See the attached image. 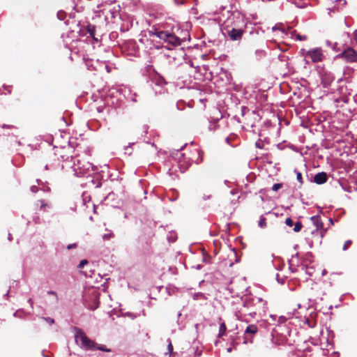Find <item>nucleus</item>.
<instances>
[{
    "label": "nucleus",
    "instance_id": "nucleus-48",
    "mask_svg": "<svg viewBox=\"0 0 357 357\" xmlns=\"http://www.w3.org/2000/svg\"><path fill=\"white\" fill-rule=\"evenodd\" d=\"M278 281L279 282L282 283V284L284 282V280H282V281H281V280H279L278 278Z\"/></svg>",
    "mask_w": 357,
    "mask_h": 357
},
{
    "label": "nucleus",
    "instance_id": "nucleus-47",
    "mask_svg": "<svg viewBox=\"0 0 357 357\" xmlns=\"http://www.w3.org/2000/svg\"><path fill=\"white\" fill-rule=\"evenodd\" d=\"M175 240H176V237H174V238H172V239L169 238V241L172 242H174Z\"/></svg>",
    "mask_w": 357,
    "mask_h": 357
},
{
    "label": "nucleus",
    "instance_id": "nucleus-23",
    "mask_svg": "<svg viewBox=\"0 0 357 357\" xmlns=\"http://www.w3.org/2000/svg\"><path fill=\"white\" fill-rule=\"evenodd\" d=\"M259 226L261 228H264L266 227V218L264 217H261L259 221Z\"/></svg>",
    "mask_w": 357,
    "mask_h": 357
},
{
    "label": "nucleus",
    "instance_id": "nucleus-11",
    "mask_svg": "<svg viewBox=\"0 0 357 357\" xmlns=\"http://www.w3.org/2000/svg\"><path fill=\"white\" fill-rule=\"evenodd\" d=\"M253 301L255 302V305H257V311L255 312V314H257V312L259 314H261V312L265 313L267 310V303L266 301H264L261 298H256L255 299H253Z\"/></svg>",
    "mask_w": 357,
    "mask_h": 357
},
{
    "label": "nucleus",
    "instance_id": "nucleus-35",
    "mask_svg": "<svg viewBox=\"0 0 357 357\" xmlns=\"http://www.w3.org/2000/svg\"><path fill=\"white\" fill-rule=\"evenodd\" d=\"M255 145L257 148H263V142L261 140H258L257 142H256Z\"/></svg>",
    "mask_w": 357,
    "mask_h": 357
},
{
    "label": "nucleus",
    "instance_id": "nucleus-4",
    "mask_svg": "<svg viewBox=\"0 0 357 357\" xmlns=\"http://www.w3.org/2000/svg\"><path fill=\"white\" fill-rule=\"evenodd\" d=\"M72 168L75 175L80 177L90 172V169H92V165L88 162H82L79 160H77V161H74Z\"/></svg>",
    "mask_w": 357,
    "mask_h": 357
},
{
    "label": "nucleus",
    "instance_id": "nucleus-46",
    "mask_svg": "<svg viewBox=\"0 0 357 357\" xmlns=\"http://www.w3.org/2000/svg\"><path fill=\"white\" fill-rule=\"evenodd\" d=\"M202 160V158H201L199 160V159H197V160H196V163H197V164H198V163H199Z\"/></svg>",
    "mask_w": 357,
    "mask_h": 357
},
{
    "label": "nucleus",
    "instance_id": "nucleus-22",
    "mask_svg": "<svg viewBox=\"0 0 357 357\" xmlns=\"http://www.w3.org/2000/svg\"><path fill=\"white\" fill-rule=\"evenodd\" d=\"M307 50H306L305 49H301L300 50V54L301 56H303L304 57L306 63H307L309 62L307 60L308 55H307Z\"/></svg>",
    "mask_w": 357,
    "mask_h": 357
},
{
    "label": "nucleus",
    "instance_id": "nucleus-6",
    "mask_svg": "<svg viewBox=\"0 0 357 357\" xmlns=\"http://www.w3.org/2000/svg\"><path fill=\"white\" fill-rule=\"evenodd\" d=\"M347 63H353L357 61V53L351 47L346 48L341 54L337 56Z\"/></svg>",
    "mask_w": 357,
    "mask_h": 357
},
{
    "label": "nucleus",
    "instance_id": "nucleus-53",
    "mask_svg": "<svg viewBox=\"0 0 357 357\" xmlns=\"http://www.w3.org/2000/svg\"><path fill=\"white\" fill-rule=\"evenodd\" d=\"M34 221H35V222L38 223V218L36 219Z\"/></svg>",
    "mask_w": 357,
    "mask_h": 357
},
{
    "label": "nucleus",
    "instance_id": "nucleus-39",
    "mask_svg": "<svg viewBox=\"0 0 357 357\" xmlns=\"http://www.w3.org/2000/svg\"><path fill=\"white\" fill-rule=\"evenodd\" d=\"M28 303H29V305H30V306H31V309H33V302L32 298H30L28 300Z\"/></svg>",
    "mask_w": 357,
    "mask_h": 357
},
{
    "label": "nucleus",
    "instance_id": "nucleus-51",
    "mask_svg": "<svg viewBox=\"0 0 357 357\" xmlns=\"http://www.w3.org/2000/svg\"><path fill=\"white\" fill-rule=\"evenodd\" d=\"M195 151H196L197 153L199 155V157L200 156V152L198 150H197V149Z\"/></svg>",
    "mask_w": 357,
    "mask_h": 357
},
{
    "label": "nucleus",
    "instance_id": "nucleus-26",
    "mask_svg": "<svg viewBox=\"0 0 357 357\" xmlns=\"http://www.w3.org/2000/svg\"><path fill=\"white\" fill-rule=\"evenodd\" d=\"M301 228L302 224L301 223V222H296L294 225V231L295 232H298L299 231H301Z\"/></svg>",
    "mask_w": 357,
    "mask_h": 357
},
{
    "label": "nucleus",
    "instance_id": "nucleus-15",
    "mask_svg": "<svg viewBox=\"0 0 357 357\" xmlns=\"http://www.w3.org/2000/svg\"><path fill=\"white\" fill-rule=\"evenodd\" d=\"M257 331H258L257 326L255 324H250L247 326V328L245 331V333L255 335V333H257Z\"/></svg>",
    "mask_w": 357,
    "mask_h": 357
},
{
    "label": "nucleus",
    "instance_id": "nucleus-37",
    "mask_svg": "<svg viewBox=\"0 0 357 357\" xmlns=\"http://www.w3.org/2000/svg\"><path fill=\"white\" fill-rule=\"evenodd\" d=\"M30 190L32 192L36 193L38 191V188L37 185H32Z\"/></svg>",
    "mask_w": 357,
    "mask_h": 357
},
{
    "label": "nucleus",
    "instance_id": "nucleus-12",
    "mask_svg": "<svg viewBox=\"0 0 357 357\" xmlns=\"http://www.w3.org/2000/svg\"><path fill=\"white\" fill-rule=\"evenodd\" d=\"M298 254L292 256L291 259L289 261V269L292 273L296 272L298 270Z\"/></svg>",
    "mask_w": 357,
    "mask_h": 357
},
{
    "label": "nucleus",
    "instance_id": "nucleus-44",
    "mask_svg": "<svg viewBox=\"0 0 357 357\" xmlns=\"http://www.w3.org/2000/svg\"><path fill=\"white\" fill-rule=\"evenodd\" d=\"M210 198H211V195H204L203 197H202V199L204 200H207V199H208Z\"/></svg>",
    "mask_w": 357,
    "mask_h": 357
},
{
    "label": "nucleus",
    "instance_id": "nucleus-36",
    "mask_svg": "<svg viewBox=\"0 0 357 357\" xmlns=\"http://www.w3.org/2000/svg\"><path fill=\"white\" fill-rule=\"evenodd\" d=\"M200 298H204V295L202 293L195 294L194 296L195 299H198Z\"/></svg>",
    "mask_w": 357,
    "mask_h": 357
},
{
    "label": "nucleus",
    "instance_id": "nucleus-40",
    "mask_svg": "<svg viewBox=\"0 0 357 357\" xmlns=\"http://www.w3.org/2000/svg\"><path fill=\"white\" fill-rule=\"evenodd\" d=\"M354 39L356 41V43H357V30H355L354 32Z\"/></svg>",
    "mask_w": 357,
    "mask_h": 357
},
{
    "label": "nucleus",
    "instance_id": "nucleus-50",
    "mask_svg": "<svg viewBox=\"0 0 357 357\" xmlns=\"http://www.w3.org/2000/svg\"><path fill=\"white\" fill-rule=\"evenodd\" d=\"M231 350H232V349H231V347H229V348H228V349H227V351H228V352H231Z\"/></svg>",
    "mask_w": 357,
    "mask_h": 357
},
{
    "label": "nucleus",
    "instance_id": "nucleus-16",
    "mask_svg": "<svg viewBox=\"0 0 357 357\" xmlns=\"http://www.w3.org/2000/svg\"><path fill=\"white\" fill-rule=\"evenodd\" d=\"M38 202L40 204V210L45 212L52 207L50 204L46 203L43 199L38 200Z\"/></svg>",
    "mask_w": 357,
    "mask_h": 357
},
{
    "label": "nucleus",
    "instance_id": "nucleus-21",
    "mask_svg": "<svg viewBox=\"0 0 357 357\" xmlns=\"http://www.w3.org/2000/svg\"><path fill=\"white\" fill-rule=\"evenodd\" d=\"M96 349H97L98 350H100V351H106V352H110L111 351L110 349L107 348L103 344H100V345H98V346L96 344Z\"/></svg>",
    "mask_w": 357,
    "mask_h": 357
},
{
    "label": "nucleus",
    "instance_id": "nucleus-13",
    "mask_svg": "<svg viewBox=\"0 0 357 357\" xmlns=\"http://www.w3.org/2000/svg\"><path fill=\"white\" fill-rule=\"evenodd\" d=\"M314 181L317 184H323L327 181V175L325 172H319L314 176Z\"/></svg>",
    "mask_w": 357,
    "mask_h": 357
},
{
    "label": "nucleus",
    "instance_id": "nucleus-45",
    "mask_svg": "<svg viewBox=\"0 0 357 357\" xmlns=\"http://www.w3.org/2000/svg\"><path fill=\"white\" fill-rule=\"evenodd\" d=\"M8 241H12L13 238H12V236H11V234H8Z\"/></svg>",
    "mask_w": 357,
    "mask_h": 357
},
{
    "label": "nucleus",
    "instance_id": "nucleus-32",
    "mask_svg": "<svg viewBox=\"0 0 357 357\" xmlns=\"http://www.w3.org/2000/svg\"><path fill=\"white\" fill-rule=\"evenodd\" d=\"M87 264H88V261L86 259H83V260L80 261V262L78 265V268H82Z\"/></svg>",
    "mask_w": 357,
    "mask_h": 357
},
{
    "label": "nucleus",
    "instance_id": "nucleus-31",
    "mask_svg": "<svg viewBox=\"0 0 357 357\" xmlns=\"http://www.w3.org/2000/svg\"><path fill=\"white\" fill-rule=\"evenodd\" d=\"M351 240H348L347 241L344 245H343V248H342V250H347L348 249V248L349 247V245L351 244Z\"/></svg>",
    "mask_w": 357,
    "mask_h": 357
},
{
    "label": "nucleus",
    "instance_id": "nucleus-7",
    "mask_svg": "<svg viewBox=\"0 0 357 357\" xmlns=\"http://www.w3.org/2000/svg\"><path fill=\"white\" fill-rule=\"evenodd\" d=\"M307 55H308L307 59H310L313 63L321 62L324 58L323 51L320 47L312 48L307 50Z\"/></svg>",
    "mask_w": 357,
    "mask_h": 357
},
{
    "label": "nucleus",
    "instance_id": "nucleus-24",
    "mask_svg": "<svg viewBox=\"0 0 357 357\" xmlns=\"http://www.w3.org/2000/svg\"><path fill=\"white\" fill-rule=\"evenodd\" d=\"M294 172L296 174V179L300 183L301 185L303 184V178H302V174L300 172H298L296 169L294 170Z\"/></svg>",
    "mask_w": 357,
    "mask_h": 357
},
{
    "label": "nucleus",
    "instance_id": "nucleus-52",
    "mask_svg": "<svg viewBox=\"0 0 357 357\" xmlns=\"http://www.w3.org/2000/svg\"><path fill=\"white\" fill-rule=\"evenodd\" d=\"M60 15H61V13H57L58 17H59L60 19H61V17H60Z\"/></svg>",
    "mask_w": 357,
    "mask_h": 357
},
{
    "label": "nucleus",
    "instance_id": "nucleus-14",
    "mask_svg": "<svg viewBox=\"0 0 357 357\" xmlns=\"http://www.w3.org/2000/svg\"><path fill=\"white\" fill-rule=\"evenodd\" d=\"M115 0H102V3L98 5V8L100 9V11L104 13V11L107 10V6L115 3Z\"/></svg>",
    "mask_w": 357,
    "mask_h": 357
},
{
    "label": "nucleus",
    "instance_id": "nucleus-29",
    "mask_svg": "<svg viewBox=\"0 0 357 357\" xmlns=\"http://www.w3.org/2000/svg\"><path fill=\"white\" fill-rule=\"evenodd\" d=\"M47 294H50V295L54 296V299H55V302L56 303L58 302V301H59L58 295H57V294L55 291H47Z\"/></svg>",
    "mask_w": 357,
    "mask_h": 357
},
{
    "label": "nucleus",
    "instance_id": "nucleus-41",
    "mask_svg": "<svg viewBox=\"0 0 357 357\" xmlns=\"http://www.w3.org/2000/svg\"><path fill=\"white\" fill-rule=\"evenodd\" d=\"M135 97H136V94H135V93H134V94L132 95V96L130 98V100H131L132 102H137V100H136Z\"/></svg>",
    "mask_w": 357,
    "mask_h": 357
},
{
    "label": "nucleus",
    "instance_id": "nucleus-1",
    "mask_svg": "<svg viewBox=\"0 0 357 357\" xmlns=\"http://www.w3.org/2000/svg\"><path fill=\"white\" fill-rule=\"evenodd\" d=\"M151 34L167 43L168 45L167 48L169 50L179 46L181 44V40L178 37L168 31L155 29L151 31Z\"/></svg>",
    "mask_w": 357,
    "mask_h": 357
},
{
    "label": "nucleus",
    "instance_id": "nucleus-20",
    "mask_svg": "<svg viewBox=\"0 0 357 357\" xmlns=\"http://www.w3.org/2000/svg\"><path fill=\"white\" fill-rule=\"evenodd\" d=\"M36 182L38 185H42V187L40 188V190H42L43 191H47V192H49L50 190V188L47 186H45L44 183L40 179H37Z\"/></svg>",
    "mask_w": 357,
    "mask_h": 357
},
{
    "label": "nucleus",
    "instance_id": "nucleus-19",
    "mask_svg": "<svg viewBox=\"0 0 357 357\" xmlns=\"http://www.w3.org/2000/svg\"><path fill=\"white\" fill-rule=\"evenodd\" d=\"M291 36H295V38L298 40H305L307 39L306 36H301L299 34H297L295 31H293L291 32Z\"/></svg>",
    "mask_w": 357,
    "mask_h": 357
},
{
    "label": "nucleus",
    "instance_id": "nucleus-42",
    "mask_svg": "<svg viewBox=\"0 0 357 357\" xmlns=\"http://www.w3.org/2000/svg\"><path fill=\"white\" fill-rule=\"evenodd\" d=\"M1 128H14V126H9V125H6V124H3V125H1Z\"/></svg>",
    "mask_w": 357,
    "mask_h": 357
},
{
    "label": "nucleus",
    "instance_id": "nucleus-33",
    "mask_svg": "<svg viewBox=\"0 0 357 357\" xmlns=\"http://www.w3.org/2000/svg\"><path fill=\"white\" fill-rule=\"evenodd\" d=\"M167 351H168L169 354H171L173 353V345H172L171 341H169V344L167 345Z\"/></svg>",
    "mask_w": 357,
    "mask_h": 357
},
{
    "label": "nucleus",
    "instance_id": "nucleus-18",
    "mask_svg": "<svg viewBox=\"0 0 357 357\" xmlns=\"http://www.w3.org/2000/svg\"><path fill=\"white\" fill-rule=\"evenodd\" d=\"M226 331H227L226 325L225 324L224 322H222L220 324L218 336L221 337V336L225 335Z\"/></svg>",
    "mask_w": 357,
    "mask_h": 357
},
{
    "label": "nucleus",
    "instance_id": "nucleus-3",
    "mask_svg": "<svg viewBox=\"0 0 357 357\" xmlns=\"http://www.w3.org/2000/svg\"><path fill=\"white\" fill-rule=\"evenodd\" d=\"M75 340L79 347L86 350L96 349V343L89 339L82 330H78L76 332Z\"/></svg>",
    "mask_w": 357,
    "mask_h": 357
},
{
    "label": "nucleus",
    "instance_id": "nucleus-56",
    "mask_svg": "<svg viewBox=\"0 0 357 357\" xmlns=\"http://www.w3.org/2000/svg\"><path fill=\"white\" fill-rule=\"evenodd\" d=\"M45 169H48L47 165L45 166Z\"/></svg>",
    "mask_w": 357,
    "mask_h": 357
},
{
    "label": "nucleus",
    "instance_id": "nucleus-34",
    "mask_svg": "<svg viewBox=\"0 0 357 357\" xmlns=\"http://www.w3.org/2000/svg\"><path fill=\"white\" fill-rule=\"evenodd\" d=\"M285 224L289 227H292L294 222L290 218H288L285 220Z\"/></svg>",
    "mask_w": 357,
    "mask_h": 357
},
{
    "label": "nucleus",
    "instance_id": "nucleus-25",
    "mask_svg": "<svg viewBox=\"0 0 357 357\" xmlns=\"http://www.w3.org/2000/svg\"><path fill=\"white\" fill-rule=\"evenodd\" d=\"M113 236H114L113 233L112 231H109L108 233L105 234L102 236V239L105 240V241H108V240L111 239Z\"/></svg>",
    "mask_w": 357,
    "mask_h": 357
},
{
    "label": "nucleus",
    "instance_id": "nucleus-10",
    "mask_svg": "<svg viewBox=\"0 0 357 357\" xmlns=\"http://www.w3.org/2000/svg\"><path fill=\"white\" fill-rule=\"evenodd\" d=\"M178 154L181 155L178 158V166L181 168V171L184 172L191 165V162L192 160H191L189 158H185V154L183 153H178Z\"/></svg>",
    "mask_w": 357,
    "mask_h": 357
},
{
    "label": "nucleus",
    "instance_id": "nucleus-17",
    "mask_svg": "<svg viewBox=\"0 0 357 357\" xmlns=\"http://www.w3.org/2000/svg\"><path fill=\"white\" fill-rule=\"evenodd\" d=\"M273 31H280L282 33L287 34V32L284 28V26L282 24H277L272 28Z\"/></svg>",
    "mask_w": 357,
    "mask_h": 357
},
{
    "label": "nucleus",
    "instance_id": "nucleus-30",
    "mask_svg": "<svg viewBox=\"0 0 357 357\" xmlns=\"http://www.w3.org/2000/svg\"><path fill=\"white\" fill-rule=\"evenodd\" d=\"M43 319L50 325L54 324V320L50 317H43Z\"/></svg>",
    "mask_w": 357,
    "mask_h": 357
},
{
    "label": "nucleus",
    "instance_id": "nucleus-43",
    "mask_svg": "<svg viewBox=\"0 0 357 357\" xmlns=\"http://www.w3.org/2000/svg\"><path fill=\"white\" fill-rule=\"evenodd\" d=\"M337 1H339L342 6H344L346 4L345 0H337Z\"/></svg>",
    "mask_w": 357,
    "mask_h": 357
},
{
    "label": "nucleus",
    "instance_id": "nucleus-8",
    "mask_svg": "<svg viewBox=\"0 0 357 357\" xmlns=\"http://www.w3.org/2000/svg\"><path fill=\"white\" fill-rule=\"evenodd\" d=\"M311 221L312 224L316 227L315 232L319 234L321 237L322 238L325 234L326 230L324 229V225L321 220L319 215H314L311 217ZM314 231L312 232L314 234Z\"/></svg>",
    "mask_w": 357,
    "mask_h": 357
},
{
    "label": "nucleus",
    "instance_id": "nucleus-54",
    "mask_svg": "<svg viewBox=\"0 0 357 357\" xmlns=\"http://www.w3.org/2000/svg\"><path fill=\"white\" fill-rule=\"evenodd\" d=\"M154 87L155 88L156 90H159V87H155V86Z\"/></svg>",
    "mask_w": 357,
    "mask_h": 357
},
{
    "label": "nucleus",
    "instance_id": "nucleus-5",
    "mask_svg": "<svg viewBox=\"0 0 357 357\" xmlns=\"http://www.w3.org/2000/svg\"><path fill=\"white\" fill-rule=\"evenodd\" d=\"M226 34L231 40H240L244 33L243 27H236L234 26L231 28L225 29Z\"/></svg>",
    "mask_w": 357,
    "mask_h": 357
},
{
    "label": "nucleus",
    "instance_id": "nucleus-28",
    "mask_svg": "<svg viewBox=\"0 0 357 357\" xmlns=\"http://www.w3.org/2000/svg\"><path fill=\"white\" fill-rule=\"evenodd\" d=\"M282 187V183H275L273 187H272V190L273 191H278L279 189H280Z\"/></svg>",
    "mask_w": 357,
    "mask_h": 357
},
{
    "label": "nucleus",
    "instance_id": "nucleus-55",
    "mask_svg": "<svg viewBox=\"0 0 357 357\" xmlns=\"http://www.w3.org/2000/svg\"><path fill=\"white\" fill-rule=\"evenodd\" d=\"M226 140L229 143V138L228 137L226 139Z\"/></svg>",
    "mask_w": 357,
    "mask_h": 357
},
{
    "label": "nucleus",
    "instance_id": "nucleus-9",
    "mask_svg": "<svg viewBox=\"0 0 357 357\" xmlns=\"http://www.w3.org/2000/svg\"><path fill=\"white\" fill-rule=\"evenodd\" d=\"M319 74L324 87L329 86L334 79L333 74L327 70H322L319 72Z\"/></svg>",
    "mask_w": 357,
    "mask_h": 357
},
{
    "label": "nucleus",
    "instance_id": "nucleus-27",
    "mask_svg": "<svg viewBox=\"0 0 357 357\" xmlns=\"http://www.w3.org/2000/svg\"><path fill=\"white\" fill-rule=\"evenodd\" d=\"M218 125L217 124V122L211 123L210 122V124L208 126V129L210 130H215L218 128Z\"/></svg>",
    "mask_w": 357,
    "mask_h": 357
},
{
    "label": "nucleus",
    "instance_id": "nucleus-2",
    "mask_svg": "<svg viewBox=\"0 0 357 357\" xmlns=\"http://www.w3.org/2000/svg\"><path fill=\"white\" fill-rule=\"evenodd\" d=\"M152 92L155 96L165 93L166 92V82L160 75L153 73L150 77L149 82Z\"/></svg>",
    "mask_w": 357,
    "mask_h": 357
},
{
    "label": "nucleus",
    "instance_id": "nucleus-49",
    "mask_svg": "<svg viewBox=\"0 0 357 357\" xmlns=\"http://www.w3.org/2000/svg\"><path fill=\"white\" fill-rule=\"evenodd\" d=\"M278 281L279 282L282 283V284L284 282V280H282V281H281V280H279L278 278Z\"/></svg>",
    "mask_w": 357,
    "mask_h": 357
},
{
    "label": "nucleus",
    "instance_id": "nucleus-38",
    "mask_svg": "<svg viewBox=\"0 0 357 357\" xmlns=\"http://www.w3.org/2000/svg\"><path fill=\"white\" fill-rule=\"evenodd\" d=\"M77 247V245L75 243H73V244H70L68 245L67 248L68 250L71 249V248H75Z\"/></svg>",
    "mask_w": 357,
    "mask_h": 357
}]
</instances>
